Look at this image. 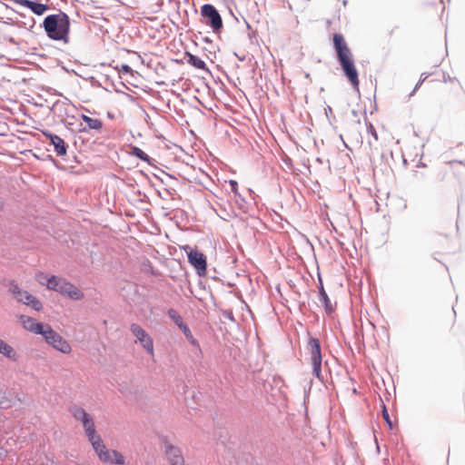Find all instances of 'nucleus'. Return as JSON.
Returning a JSON list of instances; mask_svg holds the SVG:
<instances>
[{"label": "nucleus", "mask_w": 465, "mask_h": 465, "mask_svg": "<svg viewBox=\"0 0 465 465\" xmlns=\"http://www.w3.org/2000/svg\"><path fill=\"white\" fill-rule=\"evenodd\" d=\"M333 45L345 76L352 87L358 89L360 84L358 71L354 64L352 53L342 35H333Z\"/></svg>", "instance_id": "obj_1"}, {"label": "nucleus", "mask_w": 465, "mask_h": 465, "mask_svg": "<svg viewBox=\"0 0 465 465\" xmlns=\"http://www.w3.org/2000/svg\"><path fill=\"white\" fill-rule=\"evenodd\" d=\"M49 38L56 41H66L70 31V19L63 12L47 15L43 23Z\"/></svg>", "instance_id": "obj_2"}, {"label": "nucleus", "mask_w": 465, "mask_h": 465, "mask_svg": "<svg viewBox=\"0 0 465 465\" xmlns=\"http://www.w3.org/2000/svg\"><path fill=\"white\" fill-rule=\"evenodd\" d=\"M306 350L310 354V362L312 367V372L319 380L322 379V351L320 341L316 338L311 337L306 345Z\"/></svg>", "instance_id": "obj_3"}, {"label": "nucleus", "mask_w": 465, "mask_h": 465, "mask_svg": "<svg viewBox=\"0 0 465 465\" xmlns=\"http://www.w3.org/2000/svg\"><path fill=\"white\" fill-rule=\"evenodd\" d=\"M72 414L76 420L82 422L89 441H93V440H95L100 436L96 433L93 418L83 408L74 407L72 411Z\"/></svg>", "instance_id": "obj_4"}, {"label": "nucleus", "mask_w": 465, "mask_h": 465, "mask_svg": "<svg viewBox=\"0 0 465 465\" xmlns=\"http://www.w3.org/2000/svg\"><path fill=\"white\" fill-rule=\"evenodd\" d=\"M47 343L52 345L56 350L63 353H70L72 351L71 345L50 326L46 325L45 330L42 334Z\"/></svg>", "instance_id": "obj_5"}, {"label": "nucleus", "mask_w": 465, "mask_h": 465, "mask_svg": "<svg viewBox=\"0 0 465 465\" xmlns=\"http://www.w3.org/2000/svg\"><path fill=\"white\" fill-rule=\"evenodd\" d=\"M202 15L206 19L205 25L211 26L214 32H218L223 27V20L215 9V7L210 4H205L201 9Z\"/></svg>", "instance_id": "obj_6"}, {"label": "nucleus", "mask_w": 465, "mask_h": 465, "mask_svg": "<svg viewBox=\"0 0 465 465\" xmlns=\"http://www.w3.org/2000/svg\"><path fill=\"white\" fill-rule=\"evenodd\" d=\"M130 330L136 338L135 342H139L150 355L153 356V341L146 331L137 323H132Z\"/></svg>", "instance_id": "obj_7"}, {"label": "nucleus", "mask_w": 465, "mask_h": 465, "mask_svg": "<svg viewBox=\"0 0 465 465\" xmlns=\"http://www.w3.org/2000/svg\"><path fill=\"white\" fill-rule=\"evenodd\" d=\"M10 291L18 302L31 306L35 311H41L43 309L42 302L27 291L20 289L17 285H13Z\"/></svg>", "instance_id": "obj_8"}, {"label": "nucleus", "mask_w": 465, "mask_h": 465, "mask_svg": "<svg viewBox=\"0 0 465 465\" xmlns=\"http://www.w3.org/2000/svg\"><path fill=\"white\" fill-rule=\"evenodd\" d=\"M164 455L170 465H185L182 450L168 440L164 441Z\"/></svg>", "instance_id": "obj_9"}, {"label": "nucleus", "mask_w": 465, "mask_h": 465, "mask_svg": "<svg viewBox=\"0 0 465 465\" xmlns=\"http://www.w3.org/2000/svg\"><path fill=\"white\" fill-rule=\"evenodd\" d=\"M188 261L197 271L198 274L203 275L206 272L207 262L205 255L198 250H191L188 252Z\"/></svg>", "instance_id": "obj_10"}, {"label": "nucleus", "mask_w": 465, "mask_h": 465, "mask_svg": "<svg viewBox=\"0 0 465 465\" xmlns=\"http://www.w3.org/2000/svg\"><path fill=\"white\" fill-rule=\"evenodd\" d=\"M14 4L29 8L35 15H42L48 11L49 5L31 0H13Z\"/></svg>", "instance_id": "obj_11"}, {"label": "nucleus", "mask_w": 465, "mask_h": 465, "mask_svg": "<svg viewBox=\"0 0 465 465\" xmlns=\"http://www.w3.org/2000/svg\"><path fill=\"white\" fill-rule=\"evenodd\" d=\"M20 322L25 330L35 334H43L45 330V326L43 323L37 322L35 319L29 316H20Z\"/></svg>", "instance_id": "obj_12"}, {"label": "nucleus", "mask_w": 465, "mask_h": 465, "mask_svg": "<svg viewBox=\"0 0 465 465\" xmlns=\"http://www.w3.org/2000/svg\"><path fill=\"white\" fill-rule=\"evenodd\" d=\"M60 294L67 296L73 300H81L84 298V293L75 285L68 281L61 283Z\"/></svg>", "instance_id": "obj_13"}, {"label": "nucleus", "mask_w": 465, "mask_h": 465, "mask_svg": "<svg viewBox=\"0 0 465 465\" xmlns=\"http://www.w3.org/2000/svg\"><path fill=\"white\" fill-rule=\"evenodd\" d=\"M36 280L40 284L45 285L48 290H58L57 282L59 281V277L55 275H48L44 272H38L36 274Z\"/></svg>", "instance_id": "obj_14"}, {"label": "nucleus", "mask_w": 465, "mask_h": 465, "mask_svg": "<svg viewBox=\"0 0 465 465\" xmlns=\"http://www.w3.org/2000/svg\"><path fill=\"white\" fill-rule=\"evenodd\" d=\"M44 134L50 140V143L54 145V151L57 155L63 156L66 154V145L63 138L56 134L48 133H45Z\"/></svg>", "instance_id": "obj_15"}, {"label": "nucleus", "mask_w": 465, "mask_h": 465, "mask_svg": "<svg viewBox=\"0 0 465 465\" xmlns=\"http://www.w3.org/2000/svg\"><path fill=\"white\" fill-rule=\"evenodd\" d=\"M94 452L98 456L100 460H109L107 452L110 451L104 445L101 436L96 438L95 440H93V441H90Z\"/></svg>", "instance_id": "obj_16"}, {"label": "nucleus", "mask_w": 465, "mask_h": 465, "mask_svg": "<svg viewBox=\"0 0 465 465\" xmlns=\"http://www.w3.org/2000/svg\"><path fill=\"white\" fill-rule=\"evenodd\" d=\"M108 460H101L104 463H110V464H115V465H124L125 462V459L124 455L115 450H110L109 452H107Z\"/></svg>", "instance_id": "obj_17"}, {"label": "nucleus", "mask_w": 465, "mask_h": 465, "mask_svg": "<svg viewBox=\"0 0 465 465\" xmlns=\"http://www.w3.org/2000/svg\"><path fill=\"white\" fill-rule=\"evenodd\" d=\"M82 119L87 124L89 129L101 130L104 126L103 122L97 118H91L85 114H82Z\"/></svg>", "instance_id": "obj_18"}, {"label": "nucleus", "mask_w": 465, "mask_h": 465, "mask_svg": "<svg viewBox=\"0 0 465 465\" xmlns=\"http://www.w3.org/2000/svg\"><path fill=\"white\" fill-rule=\"evenodd\" d=\"M320 302L324 306L327 312H329V313L332 312L333 306H332L326 292L324 291L323 287H322L320 290Z\"/></svg>", "instance_id": "obj_19"}, {"label": "nucleus", "mask_w": 465, "mask_h": 465, "mask_svg": "<svg viewBox=\"0 0 465 465\" xmlns=\"http://www.w3.org/2000/svg\"><path fill=\"white\" fill-rule=\"evenodd\" d=\"M0 353L4 354L5 356L12 360H16V353L14 351V349L2 340L0 342Z\"/></svg>", "instance_id": "obj_20"}, {"label": "nucleus", "mask_w": 465, "mask_h": 465, "mask_svg": "<svg viewBox=\"0 0 465 465\" xmlns=\"http://www.w3.org/2000/svg\"><path fill=\"white\" fill-rule=\"evenodd\" d=\"M188 63L197 69H202V70L207 69L206 64L204 63V61L202 60L200 57L193 55L192 54H188Z\"/></svg>", "instance_id": "obj_21"}, {"label": "nucleus", "mask_w": 465, "mask_h": 465, "mask_svg": "<svg viewBox=\"0 0 465 465\" xmlns=\"http://www.w3.org/2000/svg\"><path fill=\"white\" fill-rule=\"evenodd\" d=\"M179 328L181 329V331H183L184 336L188 339L189 342L193 346L200 348V344H199L198 341L193 337L190 328L185 323H183Z\"/></svg>", "instance_id": "obj_22"}, {"label": "nucleus", "mask_w": 465, "mask_h": 465, "mask_svg": "<svg viewBox=\"0 0 465 465\" xmlns=\"http://www.w3.org/2000/svg\"><path fill=\"white\" fill-rule=\"evenodd\" d=\"M168 315L178 327L184 323L182 316L174 309H170L168 311Z\"/></svg>", "instance_id": "obj_23"}, {"label": "nucleus", "mask_w": 465, "mask_h": 465, "mask_svg": "<svg viewBox=\"0 0 465 465\" xmlns=\"http://www.w3.org/2000/svg\"><path fill=\"white\" fill-rule=\"evenodd\" d=\"M115 69L120 74H132V68L128 64H121L120 66H116Z\"/></svg>", "instance_id": "obj_24"}, {"label": "nucleus", "mask_w": 465, "mask_h": 465, "mask_svg": "<svg viewBox=\"0 0 465 465\" xmlns=\"http://www.w3.org/2000/svg\"><path fill=\"white\" fill-rule=\"evenodd\" d=\"M382 417L384 419V420L387 422V424L389 425L390 428L392 427V423H391V420L390 419V415L387 411V409L385 407V405L382 406Z\"/></svg>", "instance_id": "obj_25"}, {"label": "nucleus", "mask_w": 465, "mask_h": 465, "mask_svg": "<svg viewBox=\"0 0 465 465\" xmlns=\"http://www.w3.org/2000/svg\"><path fill=\"white\" fill-rule=\"evenodd\" d=\"M134 153L136 156H138L142 160H148V155L141 149L134 148Z\"/></svg>", "instance_id": "obj_26"}, {"label": "nucleus", "mask_w": 465, "mask_h": 465, "mask_svg": "<svg viewBox=\"0 0 465 465\" xmlns=\"http://www.w3.org/2000/svg\"><path fill=\"white\" fill-rule=\"evenodd\" d=\"M229 185L231 187L232 192L234 194H238V183H237V182L234 181V180H230L229 181Z\"/></svg>", "instance_id": "obj_27"}, {"label": "nucleus", "mask_w": 465, "mask_h": 465, "mask_svg": "<svg viewBox=\"0 0 465 465\" xmlns=\"http://www.w3.org/2000/svg\"><path fill=\"white\" fill-rule=\"evenodd\" d=\"M368 131L373 136L374 140L377 141L378 140V134H377V132H376L374 126L371 124H370L368 125Z\"/></svg>", "instance_id": "obj_28"}, {"label": "nucleus", "mask_w": 465, "mask_h": 465, "mask_svg": "<svg viewBox=\"0 0 465 465\" xmlns=\"http://www.w3.org/2000/svg\"><path fill=\"white\" fill-rule=\"evenodd\" d=\"M65 281H66L65 279L59 278V281H58V282H57V283H58V284H57L58 290H55V292H59V293H60V288H61V285H62L61 283H62V282H65Z\"/></svg>", "instance_id": "obj_29"}, {"label": "nucleus", "mask_w": 465, "mask_h": 465, "mask_svg": "<svg viewBox=\"0 0 465 465\" xmlns=\"http://www.w3.org/2000/svg\"><path fill=\"white\" fill-rule=\"evenodd\" d=\"M425 78H426V76H425L422 80H420V81L416 84V86H415V90H416L417 88H419V86L421 84L422 81H423Z\"/></svg>", "instance_id": "obj_30"}, {"label": "nucleus", "mask_w": 465, "mask_h": 465, "mask_svg": "<svg viewBox=\"0 0 465 465\" xmlns=\"http://www.w3.org/2000/svg\"><path fill=\"white\" fill-rule=\"evenodd\" d=\"M2 207V203L0 202V208Z\"/></svg>", "instance_id": "obj_31"}]
</instances>
